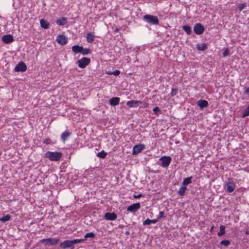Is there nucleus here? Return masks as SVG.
Masks as SVG:
<instances>
[{"mask_svg": "<svg viewBox=\"0 0 249 249\" xmlns=\"http://www.w3.org/2000/svg\"><path fill=\"white\" fill-rule=\"evenodd\" d=\"M44 157L48 158L51 161H57L62 158V153L61 152L57 151H47L45 153Z\"/></svg>", "mask_w": 249, "mask_h": 249, "instance_id": "nucleus-1", "label": "nucleus"}, {"mask_svg": "<svg viewBox=\"0 0 249 249\" xmlns=\"http://www.w3.org/2000/svg\"><path fill=\"white\" fill-rule=\"evenodd\" d=\"M143 19L150 25H157L159 23L158 18L151 15H145L143 17Z\"/></svg>", "mask_w": 249, "mask_h": 249, "instance_id": "nucleus-2", "label": "nucleus"}, {"mask_svg": "<svg viewBox=\"0 0 249 249\" xmlns=\"http://www.w3.org/2000/svg\"><path fill=\"white\" fill-rule=\"evenodd\" d=\"M60 240V238H48L40 240V242L48 246H53L57 244Z\"/></svg>", "mask_w": 249, "mask_h": 249, "instance_id": "nucleus-3", "label": "nucleus"}, {"mask_svg": "<svg viewBox=\"0 0 249 249\" xmlns=\"http://www.w3.org/2000/svg\"><path fill=\"white\" fill-rule=\"evenodd\" d=\"M126 105L129 107H147V104L142 103V102L137 100L128 101L126 103Z\"/></svg>", "mask_w": 249, "mask_h": 249, "instance_id": "nucleus-4", "label": "nucleus"}, {"mask_svg": "<svg viewBox=\"0 0 249 249\" xmlns=\"http://www.w3.org/2000/svg\"><path fill=\"white\" fill-rule=\"evenodd\" d=\"M90 62V59L88 57H83L79 59L77 63L79 68L81 69L85 68Z\"/></svg>", "mask_w": 249, "mask_h": 249, "instance_id": "nucleus-5", "label": "nucleus"}, {"mask_svg": "<svg viewBox=\"0 0 249 249\" xmlns=\"http://www.w3.org/2000/svg\"><path fill=\"white\" fill-rule=\"evenodd\" d=\"M204 27L202 24L197 23L195 24L194 27V32L196 35H200L204 33Z\"/></svg>", "mask_w": 249, "mask_h": 249, "instance_id": "nucleus-6", "label": "nucleus"}, {"mask_svg": "<svg viewBox=\"0 0 249 249\" xmlns=\"http://www.w3.org/2000/svg\"><path fill=\"white\" fill-rule=\"evenodd\" d=\"M171 158L169 156L162 157L160 159L161 161V166L163 168L167 167L171 163Z\"/></svg>", "mask_w": 249, "mask_h": 249, "instance_id": "nucleus-7", "label": "nucleus"}, {"mask_svg": "<svg viewBox=\"0 0 249 249\" xmlns=\"http://www.w3.org/2000/svg\"><path fill=\"white\" fill-rule=\"evenodd\" d=\"M27 70V66L24 62L21 61L18 63L14 69L15 71L24 72Z\"/></svg>", "mask_w": 249, "mask_h": 249, "instance_id": "nucleus-8", "label": "nucleus"}, {"mask_svg": "<svg viewBox=\"0 0 249 249\" xmlns=\"http://www.w3.org/2000/svg\"><path fill=\"white\" fill-rule=\"evenodd\" d=\"M145 146L143 144H139L135 145L133 148L132 154L134 155L140 153L145 148Z\"/></svg>", "mask_w": 249, "mask_h": 249, "instance_id": "nucleus-9", "label": "nucleus"}, {"mask_svg": "<svg viewBox=\"0 0 249 249\" xmlns=\"http://www.w3.org/2000/svg\"><path fill=\"white\" fill-rule=\"evenodd\" d=\"M74 245L72 240H65L60 244V247L63 249H68L72 247Z\"/></svg>", "mask_w": 249, "mask_h": 249, "instance_id": "nucleus-10", "label": "nucleus"}, {"mask_svg": "<svg viewBox=\"0 0 249 249\" xmlns=\"http://www.w3.org/2000/svg\"><path fill=\"white\" fill-rule=\"evenodd\" d=\"M56 40L61 45H65L68 42L67 37L62 35L58 36Z\"/></svg>", "mask_w": 249, "mask_h": 249, "instance_id": "nucleus-11", "label": "nucleus"}, {"mask_svg": "<svg viewBox=\"0 0 249 249\" xmlns=\"http://www.w3.org/2000/svg\"><path fill=\"white\" fill-rule=\"evenodd\" d=\"M141 208L140 203H136L130 205L127 208V211L129 212L134 213L136 212Z\"/></svg>", "mask_w": 249, "mask_h": 249, "instance_id": "nucleus-12", "label": "nucleus"}, {"mask_svg": "<svg viewBox=\"0 0 249 249\" xmlns=\"http://www.w3.org/2000/svg\"><path fill=\"white\" fill-rule=\"evenodd\" d=\"M227 192L228 193L232 192L235 188V184L233 181H229L226 183Z\"/></svg>", "mask_w": 249, "mask_h": 249, "instance_id": "nucleus-13", "label": "nucleus"}, {"mask_svg": "<svg viewBox=\"0 0 249 249\" xmlns=\"http://www.w3.org/2000/svg\"><path fill=\"white\" fill-rule=\"evenodd\" d=\"M2 40L5 44H10L13 42L14 39L13 38V36L11 35L8 34L4 35L2 37Z\"/></svg>", "mask_w": 249, "mask_h": 249, "instance_id": "nucleus-14", "label": "nucleus"}, {"mask_svg": "<svg viewBox=\"0 0 249 249\" xmlns=\"http://www.w3.org/2000/svg\"><path fill=\"white\" fill-rule=\"evenodd\" d=\"M104 217L106 220L113 221L116 219L117 216L114 213H106Z\"/></svg>", "mask_w": 249, "mask_h": 249, "instance_id": "nucleus-15", "label": "nucleus"}, {"mask_svg": "<svg viewBox=\"0 0 249 249\" xmlns=\"http://www.w3.org/2000/svg\"><path fill=\"white\" fill-rule=\"evenodd\" d=\"M71 133L69 130H66L60 135L61 139L63 142H65L71 136Z\"/></svg>", "mask_w": 249, "mask_h": 249, "instance_id": "nucleus-16", "label": "nucleus"}, {"mask_svg": "<svg viewBox=\"0 0 249 249\" xmlns=\"http://www.w3.org/2000/svg\"><path fill=\"white\" fill-rule=\"evenodd\" d=\"M94 38H95V36L93 33L90 32V33H88L87 34L86 39H87V41L88 43H92L94 40Z\"/></svg>", "mask_w": 249, "mask_h": 249, "instance_id": "nucleus-17", "label": "nucleus"}, {"mask_svg": "<svg viewBox=\"0 0 249 249\" xmlns=\"http://www.w3.org/2000/svg\"><path fill=\"white\" fill-rule=\"evenodd\" d=\"M197 105L201 108H205L208 106V102L205 100H200L197 102Z\"/></svg>", "mask_w": 249, "mask_h": 249, "instance_id": "nucleus-18", "label": "nucleus"}, {"mask_svg": "<svg viewBox=\"0 0 249 249\" xmlns=\"http://www.w3.org/2000/svg\"><path fill=\"white\" fill-rule=\"evenodd\" d=\"M40 26L45 29H47L49 28V22L45 20L44 19H41L40 20Z\"/></svg>", "mask_w": 249, "mask_h": 249, "instance_id": "nucleus-19", "label": "nucleus"}, {"mask_svg": "<svg viewBox=\"0 0 249 249\" xmlns=\"http://www.w3.org/2000/svg\"><path fill=\"white\" fill-rule=\"evenodd\" d=\"M71 49L72 52H73L75 53H81L82 50H83V47L76 45L73 46L71 48Z\"/></svg>", "mask_w": 249, "mask_h": 249, "instance_id": "nucleus-20", "label": "nucleus"}, {"mask_svg": "<svg viewBox=\"0 0 249 249\" xmlns=\"http://www.w3.org/2000/svg\"><path fill=\"white\" fill-rule=\"evenodd\" d=\"M109 102L111 106H115L119 104L120 98L118 97H113L111 98Z\"/></svg>", "mask_w": 249, "mask_h": 249, "instance_id": "nucleus-21", "label": "nucleus"}, {"mask_svg": "<svg viewBox=\"0 0 249 249\" xmlns=\"http://www.w3.org/2000/svg\"><path fill=\"white\" fill-rule=\"evenodd\" d=\"M56 22L57 25L63 26L67 23V18H66L63 17L61 19L57 20Z\"/></svg>", "mask_w": 249, "mask_h": 249, "instance_id": "nucleus-22", "label": "nucleus"}, {"mask_svg": "<svg viewBox=\"0 0 249 249\" xmlns=\"http://www.w3.org/2000/svg\"><path fill=\"white\" fill-rule=\"evenodd\" d=\"M196 49L199 51H204L207 49V45L205 43L197 44Z\"/></svg>", "mask_w": 249, "mask_h": 249, "instance_id": "nucleus-23", "label": "nucleus"}, {"mask_svg": "<svg viewBox=\"0 0 249 249\" xmlns=\"http://www.w3.org/2000/svg\"><path fill=\"white\" fill-rule=\"evenodd\" d=\"M192 178V177H190L187 178H184L183 179V181L182 182L181 185L184 186H186V185H187L190 184L192 182V180H191Z\"/></svg>", "mask_w": 249, "mask_h": 249, "instance_id": "nucleus-24", "label": "nucleus"}, {"mask_svg": "<svg viewBox=\"0 0 249 249\" xmlns=\"http://www.w3.org/2000/svg\"><path fill=\"white\" fill-rule=\"evenodd\" d=\"M187 188L186 186H184L181 185V187L179 188L178 191V194L181 196H183L185 194V191L186 190Z\"/></svg>", "mask_w": 249, "mask_h": 249, "instance_id": "nucleus-25", "label": "nucleus"}, {"mask_svg": "<svg viewBox=\"0 0 249 249\" xmlns=\"http://www.w3.org/2000/svg\"><path fill=\"white\" fill-rule=\"evenodd\" d=\"M11 218V216L10 214H7L3 215L2 217L0 218V221L1 222H6L9 221Z\"/></svg>", "mask_w": 249, "mask_h": 249, "instance_id": "nucleus-26", "label": "nucleus"}, {"mask_svg": "<svg viewBox=\"0 0 249 249\" xmlns=\"http://www.w3.org/2000/svg\"><path fill=\"white\" fill-rule=\"evenodd\" d=\"M182 29L186 32L187 35H190L192 33L191 27L188 25H185L183 26Z\"/></svg>", "mask_w": 249, "mask_h": 249, "instance_id": "nucleus-27", "label": "nucleus"}, {"mask_svg": "<svg viewBox=\"0 0 249 249\" xmlns=\"http://www.w3.org/2000/svg\"><path fill=\"white\" fill-rule=\"evenodd\" d=\"M225 227L224 225H220V231L218 232L217 235L218 236H221L222 235L225 233Z\"/></svg>", "mask_w": 249, "mask_h": 249, "instance_id": "nucleus-28", "label": "nucleus"}, {"mask_svg": "<svg viewBox=\"0 0 249 249\" xmlns=\"http://www.w3.org/2000/svg\"><path fill=\"white\" fill-rule=\"evenodd\" d=\"M249 115V105L248 106L247 108L244 110L242 114V117L244 118Z\"/></svg>", "mask_w": 249, "mask_h": 249, "instance_id": "nucleus-29", "label": "nucleus"}, {"mask_svg": "<svg viewBox=\"0 0 249 249\" xmlns=\"http://www.w3.org/2000/svg\"><path fill=\"white\" fill-rule=\"evenodd\" d=\"M95 237V234L92 232L87 233L84 236L85 240L88 238H94Z\"/></svg>", "mask_w": 249, "mask_h": 249, "instance_id": "nucleus-30", "label": "nucleus"}, {"mask_svg": "<svg viewBox=\"0 0 249 249\" xmlns=\"http://www.w3.org/2000/svg\"><path fill=\"white\" fill-rule=\"evenodd\" d=\"M97 155L98 157L104 159L107 156V153L104 150H102V151L98 152Z\"/></svg>", "mask_w": 249, "mask_h": 249, "instance_id": "nucleus-31", "label": "nucleus"}, {"mask_svg": "<svg viewBox=\"0 0 249 249\" xmlns=\"http://www.w3.org/2000/svg\"><path fill=\"white\" fill-rule=\"evenodd\" d=\"M91 51L89 48H84L83 47V50L81 51V54L83 55H88L90 53Z\"/></svg>", "mask_w": 249, "mask_h": 249, "instance_id": "nucleus-32", "label": "nucleus"}, {"mask_svg": "<svg viewBox=\"0 0 249 249\" xmlns=\"http://www.w3.org/2000/svg\"><path fill=\"white\" fill-rule=\"evenodd\" d=\"M247 6L246 3L239 4L237 5V8L239 11H242Z\"/></svg>", "mask_w": 249, "mask_h": 249, "instance_id": "nucleus-33", "label": "nucleus"}, {"mask_svg": "<svg viewBox=\"0 0 249 249\" xmlns=\"http://www.w3.org/2000/svg\"><path fill=\"white\" fill-rule=\"evenodd\" d=\"M220 244L221 245H223L224 246L227 247L230 245V242L228 240H222L220 242Z\"/></svg>", "mask_w": 249, "mask_h": 249, "instance_id": "nucleus-34", "label": "nucleus"}, {"mask_svg": "<svg viewBox=\"0 0 249 249\" xmlns=\"http://www.w3.org/2000/svg\"><path fill=\"white\" fill-rule=\"evenodd\" d=\"M86 240L84 239H76L74 240H73V245H74L76 244L85 241Z\"/></svg>", "mask_w": 249, "mask_h": 249, "instance_id": "nucleus-35", "label": "nucleus"}, {"mask_svg": "<svg viewBox=\"0 0 249 249\" xmlns=\"http://www.w3.org/2000/svg\"><path fill=\"white\" fill-rule=\"evenodd\" d=\"M151 224V223L150 219H149V218H147L145 220H144L143 222V223H142L143 226L147 225H150Z\"/></svg>", "mask_w": 249, "mask_h": 249, "instance_id": "nucleus-36", "label": "nucleus"}, {"mask_svg": "<svg viewBox=\"0 0 249 249\" xmlns=\"http://www.w3.org/2000/svg\"><path fill=\"white\" fill-rule=\"evenodd\" d=\"M164 214V212L163 211H160L158 217V219L159 220L160 219L162 218Z\"/></svg>", "mask_w": 249, "mask_h": 249, "instance_id": "nucleus-37", "label": "nucleus"}, {"mask_svg": "<svg viewBox=\"0 0 249 249\" xmlns=\"http://www.w3.org/2000/svg\"><path fill=\"white\" fill-rule=\"evenodd\" d=\"M120 73L121 72L119 70H116L115 71H112V75L118 76L120 74Z\"/></svg>", "mask_w": 249, "mask_h": 249, "instance_id": "nucleus-38", "label": "nucleus"}, {"mask_svg": "<svg viewBox=\"0 0 249 249\" xmlns=\"http://www.w3.org/2000/svg\"><path fill=\"white\" fill-rule=\"evenodd\" d=\"M223 56L225 57L229 55V50L226 49L222 53Z\"/></svg>", "mask_w": 249, "mask_h": 249, "instance_id": "nucleus-39", "label": "nucleus"}, {"mask_svg": "<svg viewBox=\"0 0 249 249\" xmlns=\"http://www.w3.org/2000/svg\"><path fill=\"white\" fill-rule=\"evenodd\" d=\"M153 111L154 113H156L158 111H160V109L159 108V107H155L153 109Z\"/></svg>", "mask_w": 249, "mask_h": 249, "instance_id": "nucleus-40", "label": "nucleus"}, {"mask_svg": "<svg viewBox=\"0 0 249 249\" xmlns=\"http://www.w3.org/2000/svg\"><path fill=\"white\" fill-rule=\"evenodd\" d=\"M151 223V224H155L158 221V219H150Z\"/></svg>", "mask_w": 249, "mask_h": 249, "instance_id": "nucleus-41", "label": "nucleus"}, {"mask_svg": "<svg viewBox=\"0 0 249 249\" xmlns=\"http://www.w3.org/2000/svg\"><path fill=\"white\" fill-rule=\"evenodd\" d=\"M142 196V195L141 194H139L138 195H134V197L135 198H140Z\"/></svg>", "mask_w": 249, "mask_h": 249, "instance_id": "nucleus-42", "label": "nucleus"}, {"mask_svg": "<svg viewBox=\"0 0 249 249\" xmlns=\"http://www.w3.org/2000/svg\"><path fill=\"white\" fill-rule=\"evenodd\" d=\"M106 73L107 75H112V71H106Z\"/></svg>", "mask_w": 249, "mask_h": 249, "instance_id": "nucleus-43", "label": "nucleus"}, {"mask_svg": "<svg viewBox=\"0 0 249 249\" xmlns=\"http://www.w3.org/2000/svg\"><path fill=\"white\" fill-rule=\"evenodd\" d=\"M245 92L246 93H249V88H246Z\"/></svg>", "mask_w": 249, "mask_h": 249, "instance_id": "nucleus-44", "label": "nucleus"}, {"mask_svg": "<svg viewBox=\"0 0 249 249\" xmlns=\"http://www.w3.org/2000/svg\"><path fill=\"white\" fill-rule=\"evenodd\" d=\"M245 233L247 235H249V230H246L245 231Z\"/></svg>", "mask_w": 249, "mask_h": 249, "instance_id": "nucleus-45", "label": "nucleus"}, {"mask_svg": "<svg viewBox=\"0 0 249 249\" xmlns=\"http://www.w3.org/2000/svg\"><path fill=\"white\" fill-rule=\"evenodd\" d=\"M50 141V140H49V139H46V141H45V142H45V143H49V142H48V141Z\"/></svg>", "mask_w": 249, "mask_h": 249, "instance_id": "nucleus-46", "label": "nucleus"}, {"mask_svg": "<svg viewBox=\"0 0 249 249\" xmlns=\"http://www.w3.org/2000/svg\"><path fill=\"white\" fill-rule=\"evenodd\" d=\"M213 228H214V226H212L211 228V231H212L213 230Z\"/></svg>", "mask_w": 249, "mask_h": 249, "instance_id": "nucleus-47", "label": "nucleus"}, {"mask_svg": "<svg viewBox=\"0 0 249 249\" xmlns=\"http://www.w3.org/2000/svg\"><path fill=\"white\" fill-rule=\"evenodd\" d=\"M126 235H128V231L126 232Z\"/></svg>", "mask_w": 249, "mask_h": 249, "instance_id": "nucleus-48", "label": "nucleus"}, {"mask_svg": "<svg viewBox=\"0 0 249 249\" xmlns=\"http://www.w3.org/2000/svg\"><path fill=\"white\" fill-rule=\"evenodd\" d=\"M173 89H172V92H171V93H173Z\"/></svg>", "mask_w": 249, "mask_h": 249, "instance_id": "nucleus-49", "label": "nucleus"}]
</instances>
